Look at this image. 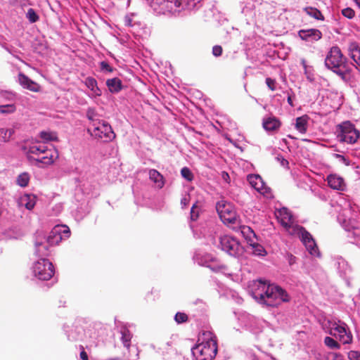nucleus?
I'll use <instances>...</instances> for the list:
<instances>
[{
  "instance_id": "obj_1",
  "label": "nucleus",
  "mask_w": 360,
  "mask_h": 360,
  "mask_svg": "<svg viewBox=\"0 0 360 360\" xmlns=\"http://www.w3.org/2000/svg\"><path fill=\"white\" fill-rule=\"evenodd\" d=\"M252 297L259 304L268 307H277L282 302H288L287 292L280 286L269 281H254L250 286Z\"/></svg>"
},
{
  "instance_id": "obj_2",
  "label": "nucleus",
  "mask_w": 360,
  "mask_h": 360,
  "mask_svg": "<svg viewBox=\"0 0 360 360\" xmlns=\"http://www.w3.org/2000/svg\"><path fill=\"white\" fill-rule=\"evenodd\" d=\"M325 65L343 81L351 79L354 65L347 61L338 46H335L330 49L325 59Z\"/></svg>"
},
{
  "instance_id": "obj_3",
  "label": "nucleus",
  "mask_w": 360,
  "mask_h": 360,
  "mask_svg": "<svg viewBox=\"0 0 360 360\" xmlns=\"http://www.w3.org/2000/svg\"><path fill=\"white\" fill-rule=\"evenodd\" d=\"M202 0H147L150 6L158 14H169L179 12L180 9H193Z\"/></svg>"
},
{
  "instance_id": "obj_4",
  "label": "nucleus",
  "mask_w": 360,
  "mask_h": 360,
  "mask_svg": "<svg viewBox=\"0 0 360 360\" xmlns=\"http://www.w3.org/2000/svg\"><path fill=\"white\" fill-rule=\"evenodd\" d=\"M198 343L191 349L196 360H212L217 352V345L215 337L210 332H204Z\"/></svg>"
},
{
  "instance_id": "obj_5",
  "label": "nucleus",
  "mask_w": 360,
  "mask_h": 360,
  "mask_svg": "<svg viewBox=\"0 0 360 360\" xmlns=\"http://www.w3.org/2000/svg\"><path fill=\"white\" fill-rule=\"evenodd\" d=\"M359 137V131L350 122H344L337 126V139L339 141L354 144Z\"/></svg>"
},
{
  "instance_id": "obj_6",
  "label": "nucleus",
  "mask_w": 360,
  "mask_h": 360,
  "mask_svg": "<svg viewBox=\"0 0 360 360\" xmlns=\"http://www.w3.org/2000/svg\"><path fill=\"white\" fill-rule=\"evenodd\" d=\"M346 324L340 321L328 320L325 327L330 335L338 338L343 344H349L352 340V335L347 330Z\"/></svg>"
},
{
  "instance_id": "obj_7",
  "label": "nucleus",
  "mask_w": 360,
  "mask_h": 360,
  "mask_svg": "<svg viewBox=\"0 0 360 360\" xmlns=\"http://www.w3.org/2000/svg\"><path fill=\"white\" fill-rule=\"evenodd\" d=\"M88 132L94 137L101 139L103 142L112 141L115 134L112 129L111 126L105 121H98V123H94L88 128Z\"/></svg>"
},
{
  "instance_id": "obj_8",
  "label": "nucleus",
  "mask_w": 360,
  "mask_h": 360,
  "mask_svg": "<svg viewBox=\"0 0 360 360\" xmlns=\"http://www.w3.org/2000/svg\"><path fill=\"white\" fill-rule=\"evenodd\" d=\"M28 153L37 155V158H34L33 160L38 166H39L40 164L45 165H51L54 162V159L56 158L51 150H48L46 147L43 145H34L30 146Z\"/></svg>"
},
{
  "instance_id": "obj_9",
  "label": "nucleus",
  "mask_w": 360,
  "mask_h": 360,
  "mask_svg": "<svg viewBox=\"0 0 360 360\" xmlns=\"http://www.w3.org/2000/svg\"><path fill=\"white\" fill-rule=\"evenodd\" d=\"M220 248L231 256L238 257L243 253V247L234 237L225 235L219 238Z\"/></svg>"
},
{
  "instance_id": "obj_10",
  "label": "nucleus",
  "mask_w": 360,
  "mask_h": 360,
  "mask_svg": "<svg viewBox=\"0 0 360 360\" xmlns=\"http://www.w3.org/2000/svg\"><path fill=\"white\" fill-rule=\"evenodd\" d=\"M216 209L220 219L224 223L231 224H236L237 223V214L231 204L221 200L217 203Z\"/></svg>"
},
{
  "instance_id": "obj_11",
  "label": "nucleus",
  "mask_w": 360,
  "mask_h": 360,
  "mask_svg": "<svg viewBox=\"0 0 360 360\" xmlns=\"http://www.w3.org/2000/svg\"><path fill=\"white\" fill-rule=\"evenodd\" d=\"M33 273L38 279L48 281L53 276L54 268L48 259H41L34 263Z\"/></svg>"
},
{
  "instance_id": "obj_12",
  "label": "nucleus",
  "mask_w": 360,
  "mask_h": 360,
  "mask_svg": "<svg viewBox=\"0 0 360 360\" xmlns=\"http://www.w3.org/2000/svg\"><path fill=\"white\" fill-rule=\"evenodd\" d=\"M291 234L297 235L300 238L302 242L311 255L316 256L319 255V250L314 240L304 228L300 226H295Z\"/></svg>"
},
{
  "instance_id": "obj_13",
  "label": "nucleus",
  "mask_w": 360,
  "mask_h": 360,
  "mask_svg": "<svg viewBox=\"0 0 360 360\" xmlns=\"http://www.w3.org/2000/svg\"><path fill=\"white\" fill-rule=\"evenodd\" d=\"M276 216L281 225L291 234V232L293 231V226L297 225L294 224L290 212L287 208L283 207L276 211Z\"/></svg>"
},
{
  "instance_id": "obj_14",
  "label": "nucleus",
  "mask_w": 360,
  "mask_h": 360,
  "mask_svg": "<svg viewBox=\"0 0 360 360\" xmlns=\"http://www.w3.org/2000/svg\"><path fill=\"white\" fill-rule=\"evenodd\" d=\"M18 82L22 88L32 92H39L41 89V86L39 84L30 79L22 72L18 74Z\"/></svg>"
},
{
  "instance_id": "obj_15",
  "label": "nucleus",
  "mask_w": 360,
  "mask_h": 360,
  "mask_svg": "<svg viewBox=\"0 0 360 360\" xmlns=\"http://www.w3.org/2000/svg\"><path fill=\"white\" fill-rule=\"evenodd\" d=\"M299 37L304 41H318L322 37V33L317 29L301 30L298 32Z\"/></svg>"
},
{
  "instance_id": "obj_16",
  "label": "nucleus",
  "mask_w": 360,
  "mask_h": 360,
  "mask_svg": "<svg viewBox=\"0 0 360 360\" xmlns=\"http://www.w3.org/2000/svg\"><path fill=\"white\" fill-rule=\"evenodd\" d=\"M248 180L250 184L261 193H266L268 187L265 185L262 177L258 174H250L248 176Z\"/></svg>"
},
{
  "instance_id": "obj_17",
  "label": "nucleus",
  "mask_w": 360,
  "mask_h": 360,
  "mask_svg": "<svg viewBox=\"0 0 360 360\" xmlns=\"http://www.w3.org/2000/svg\"><path fill=\"white\" fill-rule=\"evenodd\" d=\"M328 185L333 190L343 191L346 188L344 179L337 174H330L327 177Z\"/></svg>"
},
{
  "instance_id": "obj_18",
  "label": "nucleus",
  "mask_w": 360,
  "mask_h": 360,
  "mask_svg": "<svg viewBox=\"0 0 360 360\" xmlns=\"http://www.w3.org/2000/svg\"><path fill=\"white\" fill-rule=\"evenodd\" d=\"M350 57L356 64V68H360V47L356 42H352L348 48Z\"/></svg>"
},
{
  "instance_id": "obj_19",
  "label": "nucleus",
  "mask_w": 360,
  "mask_h": 360,
  "mask_svg": "<svg viewBox=\"0 0 360 360\" xmlns=\"http://www.w3.org/2000/svg\"><path fill=\"white\" fill-rule=\"evenodd\" d=\"M36 204V196L33 194H24L20 198L19 205L31 210Z\"/></svg>"
},
{
  "instance_id": "obj_20",
  "label": "nucleus",
  "mask_w": 360,
  "mask_h": 360,
  "mask_svg": "<svg viewBox=\"0 0 360 360\" xmlns=\"http://www.w3.org/2000/svg\"><path fill=\"white\" fill-rule=\"evenodd\" d=\"M281 123L275 117H269L264 119L263 127L266 131H275L280 127Z\"/></svg>"
},
{
  "instance_id": "obj_21",
  "label": "nucleus",
  "mask_w": 360,
  "mask_h": 360,
  "mask_svg": "<svg viewBox=\"0 0 360 360\" xmlns=\"http://www.w3.org/2000/svg\"><path fill=\"white\" fill-rule=\"evenodd\" d=\"M106 85L109 91L112 94L118 93L122 89V81L117 77L107 79Z\"/></svg>"
},
{
  "instance_id": "obj_22",
  "label": "nucleus",
  "mask_w": 360,
  "mask_h": 360,
  "mask_svg": "<svg viewBox=\"0 0 360 360\" xmlns=\"http://www.w3.org/2000/svg\"><path fill=\"white\" fill-rule=\"evenodd\" d=\"M58 229L54 227L46 240L50 246L58 244L62 240L63 236L58 233Z\"/></svg>"
},
{
  "instance_id": "obj_23",
  "label": "nucleus",
  "mask_w": 360,
  "mask_h": 360,
  "mask_svg": "<svg viewBox=\"0 0 360 360\" xmlns=\"http://www.w3.org/2000/svg\"><path fill=\"white\" fill-rule=\"evenodd\" d=\"M49 245L46 243L36 242L35 243V254L38 257H46L49 255Z\"/></svg>"
},
{
  "instance_id": "obj_24",
  "label": "nucleus",
  "mask_w": 360,
  "mask_h": 360,
  "mask_svg": "<svg viewBox=\"0 0 360 360\" xmlns=\"http://www.w3.org/2000/svg\"><path fill=\"white\" fill-rule=\"evenodd\" d=\"M149 178L151 181L157 184L159 188H162L164 186V181L162 175L156 169L149 170Z\"/></svg>"
},
{
  "instance_id": "obj_25",
  "label": "nucleus",
  "mask_w": 360,
  "mask_h": 360,
  "mask_svg": "<svg viewBox=\"0 0 360 360\" xmlns=\"http://www.w3.org/2000/svg\"><path fill=\"white\" fill-rule=\"evenodd\" d=\"M303 10L308 15L316 20L323 21L325 19L321 12L316 8L307 6L304 8Z\"/></svg>"
},
{
  "instance_id": "obj_26",
  "label": "nucleus",
  "mask_w": 360,
  "mask_h": 360,
  "mask_svg": "<svg viewBox=\"0 0 360 360\" xmlns=\"http://www.w3.org/2000/svg\"><path fill=\"white\" fill-rule=\"evenodd\" d=\"M307 117L302 116L296 119L295 128L302 134H304L307 129Z\"/></svg>"
},
{
  "instance_id": "obj_27",
  "label": "nucleus",
  "mask_w": 360,
  "mask_h": 360,
  "mask_svg": "<svg viewBox=\"0 0 360 360\" xmlns=\"http://www.w3.org/2000/svg\"><path fill=\"white\" fill-rule=\"evenodd\" d=\"M14 129H6V128H1L0 129V141L3 142H8L9 141L11 137L14 134Z\"/></svg>"
},
{
  "instance_id": "obj_28",
  "label": "nucleus",
  "mask_w": 360,
  "mask_h": 360,
  "mask_svg": "<svg viewBox=\"0 0 360 360\" xmlns=\"http://www.w3.org/2000/svg\"><path fill=\"white\" fill-rule=\"evenodd\" d=\"M30 181V175L27 172H24L18 175L17 177V184L21 187H25L28 185Z\"/></svg>"
},
{
  "instance_id": "obj_29",
  "label": "nucleus",
  "mask_w": 360,
  "mask_h": 360,
  "mask_svg": "<svg viewBox=\"0 0 360 360\" xmlns=\"http://www.w3.org/2000/svg\"><path fill=\"white\" fill-rule=\"evenodd\" d=\"M40 138L44 141H57L58 137L56 133L49 131H41L40 133Z\"/></svg>"
},
{
  "instance_id": "obj_30",
  "label": "nucleus",
  "mask_w": 360,
  "mask_h": 360,
  "mask_svg": "<svg viewBox=\"0 0 360 360\" xmlns=\"http://www.w3.org/2000/svg\"><path fill=\"white\" fill-rule=\"evenodd\" d=\"M213 271H218L225 269V266L217 261L215 258L211 259V264L207 265Z\"/></svg>"
},
{
  "instance_id": "obj_31",
  "label": "nucleus",
  "mask_w": 360,
  "mask_h": 360,
  "mask_svg": "<svg viewBox=\"0 0 360 360\" xmlns=\"http://www.w3.org/2000/svg\"><path fill=\"white\" fill-rule=\"evenodd\" d=\"M122 333V341L124 344V346L126 347H129L130 345V341L131 338V333L129 330L124 328L121 331Z\"/></svg>"
},
{
  "instance_id": "obj_32",
  "label": "nucleus",
  "mask_w": 360,
  "mask_h": 360,
  "mask_svg": "<svg viewBox=\"0 0 360 360\" xmlns=\"http://www.w3.org/2000/svg\"><path fill=\"white\" fill-rule=\"evenodd\" d=\"M250 245L252 247V252L255 255L263 256L266 253L263 246L258 243H250Z\"/></svg>"
},
{
  "instance_id": "obj_33",
  "label": "nucleus",
  "mask_w": 360,
  "mask_h": 360,
  "mask_svg": "<svg viewBox=\"0 0 360 360\" xmlns=\"http://www.w3.org/2000/svg\"><path fill=\"white\" fill-rule=\"evenodd\" d=\"M87 118L91 121V124L98 123V121H101L98 119V115L96 113V110L93 108H89L86 112Z\"/></svg>"
},
{
  "instance_id": "obj_34",
  "label": "nucleus",
  "mask_w": 360,
  "mask_h": 360,
  "mask_svg": "<svg viewBox=\"0 0 360 360\" xmlns=\"http://www.w3.org/2000/svg\"><path fill=\"white\" fill-rule=\"evenodd\" d=\"M16 107L14 104L1 105H0V113L10 114L15 111Z\"/></svg>"
},
{
  "instance_id": "obj_35",
  "label": "nucleus",
  "mask_w": 360,
  "mask_h": 360,
  "mask_svg": "<svg viewBox=\"0 0 360 360\" xmlns=\"http://www.w3.org/2000/svg\"><path fill=\"white\" fill-rule=\"evenodd\" d=\"M325 345L331 349H340V345L330 337H326L324 339Z\"/></svg>"
},
{
  "instance_id": "obj_36",
  "label": "nucleus",
  "mask_w": 360,
  "mask_h": 360,
  "mask_svg": "<svg viewBox=\"0 0 360 360\" xmlns=\"http://www.w3.org/2000/svg\"><path fill=\"white\" fill-rule=\"evenodd\" d=\"M26 17L31 23L36 22L39 20V16L33 8H29L26 13Z\"/></svg>"
},
{
  "instance_id": "obj_37",
  "label": "nucleus",
  "mask_w": 360,
  "mask_h": 360,
  "mask_svg": "<svg viewBox=\"0 0 360 360\" xmlns=\"http://www.w3.org/2000/svg\"><path fill=\"white\" fill-rule=\"evenodd\" d=\"M181 176L188 181H191L193 179V175L188 167H183L181 170Z\"/></svg>"
},
{
  "instance_id": "obj_38",
  "label": "nucleus",
  "mask_w": 360,
  "mask_h": 360,
  "mask_svg": "<svg viewBox=\"0 0 360 360\" xmlns=\"http://www.w3.org/2000/svg\"><path fill=\"white\" fill-rule=\"evenodd\" d=\"M326 360H344V356L336 352H328L326 355Z\"/></svg>"
},
{
  "instance_id": "obj_39",
  "label": "nucleus",
  "mask_w": 360,
  "mask_h": 360,
  "mask_svg": "<svg viewBox=\"0 0 360 360\" xmlns=\"http://www.w3.org/2000/svg\"><path fill=\"white\" fill-rule=\"evenodd\" d=\"M343 16H345L347 18L352 19L354 17L355 12L351 8H345L342 10L341 11Z\"/></svg>"
},
{
  "instance_id": "obj_40",
  "label": "nucleus",
  "mask_w": 360,
  "mask_h": 360,
  "mask_svg": "<svg viewBox=\"0 0 360 360\" xmlns=\"http://www.w3.org/2000/svg\"><path fill=\"white\" fill-rule=\"evenodd\" d=\"M199 216V209L196 203L193 204L191 210V219L195 221L198 219Z\"/></svg>"
},
{
  "instance_id": "obj_41",
  "label": "nucleus",
  "mask_w": 360,
  "mask_h": 360,
  "mask_svg": "<svg viewBox=\"0 0 360 360\" xmlns=\"http://www.w3.org/2000/svg\"><path fill=\"white\" fill-rule=\"evenodd\" d=\"M175 321L178 323H182L188 320V316L185 313L177 312L174 316Z\"/></svg>"
},
{
  "instance_id": "obj_42",
  "label": "nucleus",
  "mask_w": 360,
  "mask_h": 360,
  "mask_svg": "<svg viewBox=\"0 0 360 360\" xmlns=\"http://www.w3.org/2000/svg\"><path fill=\"white\" fill-rule=\"evenodd\" d=\"M55 228L58 229V233H60V235L63 233L65 237H68L69 233H70V229L67 226L58 225L56 226Z\"/></svg>"
},
{
  "instance_id": "obj_43",
  "label": "nucleus",
  "mask_w": 360,
  "mask_h": 360,
  "mask_svg": "<svg viewBox=\"0 0 360 360\" xmlns=\"http://www.w3.org/2000/svg\"><path fill=\"white\" fill-rule=\"evenodd\" d=\"M85 85L89 89H91V88H94L95 87V86H96L98 84H97V81L91 77H88L87 78H86L85 79Z\"/></svg>"
},
{
  "instance_id": "obj_44",
  "label": "nucleus",
  "mask_w": 360,
  "mask_h": 360,
  "mask_svg": "<svg viewBox=\"0 0 360 360\" xmlns=\"http://www.w3.org/2000/svg\"><path fill=\"white\" fill-rule=\"evenodd\" d=\"M100 68L102 71L108 72H112L113 71V68L105 61L101 62Z\"/></svg>"
},
{
  "instance_id": "obj_45",
  "label": "nucleus",
  "mask_w": 360,
  "mask_h": 360,
  "mask_svg": "<svg viewBox=\"0 0 360 360\" xmlns=\"http://www.w3.org/2000/svg\"><path fill=\"white\" fill-rule=\"evenodd\" d=\"M350 224H351V221H349L348 223L345 221L342 226L347 231H351L352 230H353L354 231L352 232V234L354 236L356 237L357 236V233L355 232L356 228L354 227V226L351 225Z\"/></svg>"
},
{
  "instance_id": "obj_46",
  "label": "nucleus",
  "mask_w": 360,
  "mask_h": 360,
  "mask_svg": "<svg viewBox=\"0 0 360 360\" xmlns=\"http://www.w3.org/2000/svg\"><path fill=\"white\" fill-rule=\"evenodd\" d=\"M348 359L349 360H360V352L350 351L348 352Z\"/></svg>"
},
{
  "instance_id": "obj_47",
  "label": "nucleus",
  "mask_w": 360,
  "mask_h": 360,
  "mask_svg": "<svg viewBox=\"0 0 360 360\" xmlns=\"http://www.w3.org/2000/svg\"><path fill=\"white\" fill-rule=\"evenodd\" d=\"M222 51H223V49H222V47L221 46L215 45L212 48V53L214 56L219 57V56H221Z\"/></svg>"
},
{
  "instance_id": "obj_48",
  "label": "nucleus",
  "mask_w": 360,
  "mask_h": 360,
  "mask_svg": "<svg viewBox=\"0 0 360 360\" xmlns=\"http://www.w3.org/2000/svg\"><path fill=\"white\" fill-rule=\"evenodd\" d=\"M266 84L267 85V86L271 90V91H275L276 90V82L275 79H271L270 77H267L266 79Z\"/></svg>"
},
{
  "instance_id": "obj_49",
  "label": "nucleus",
  "mask_w": 360,
  "mask_h": 360,
  "mask_svg": "<svg viewBox=\"0 0 360 360\" xmlns=\"http://www.w3.org/2000/svg\"><path fill=\"white\" fill-rule=\"evenodd\" d=\"M190 195L186 193L181 200V205L182 208H185L189 203Z\"/></svg>"
},
{
  "instance_id": "obj_50",
  "label": "nucleus",
  "mask_w": 360,
  "mask_h": 360,
  "mask_svg": "<svg viewBox=\"0 0 360 360\" xmlns=\"http://www.w3.org/2000/svg\"><path fill=\"white\" fill-rule=\"evenodd\" d=\"M91 94L93 96H100L102 94L101 90L98 88V84L95 86V87L91 88Z\"/></svg>"
},
{
  "instance_id": "obj_51",
  "label": "nucleus",
  "mask_w": 360,
  "mask_h": 360,
  "mask_svg": "<svg viewBox=\"0 0 360 360\" xmlns=\"http://www.w3.org/2000/svg\"><path fill=\"white\" fill-rule=\"evenodd\" d=\"M336 158L339 159L340 161H342L343 163H345L346 165H349L348 160L343 155L340 154H334Z\"/></svg>"
},
{
  "instance_id": "obj_52",
  "label": "nucleus",
  "mask_w": 360,
  "mask_h": 360,
  "mask_svg": "<svg viewBox=\"0 0 360 360\" xmlns=\"http://www.w3.org/2000/svg\"><path fill=\"white\" fill-rule=\"evenodd\" d=\"M81 347L82 349L79 354L81 360H89L86 352L84 351L82 346H81Z\"/></svg>"
},
{
  "instance_id": "obj_53",
  "label": "nucleus",
  "mask_w": 360,
  "mask_h": 360,
  "mask_svg": "<svg viewBox=\"0 0 360 360\" xmlns=\"http://www.w3.org/2000/svg\"><path fill=\"white\" fill-rule=\"evenodd\" d=\"M124 21L126 25L129 27L132 26V20L130 18L126 17Z\"/></svg>"
},
{
  "instance_id": "obj_54",
  "label": "nucleus",
  "mask_w": 360,
  "mask_h": 360,
  "mask_svg": "<svg viewBox=\"0 0 360 360\" xmlns=\"http://www.w3.org/2000/svg\"><path fill=\"white\" fill-rule=\"evenodd\" d=\"M281 163L283 166H287L288 165V161L284 158H281Z\"/></svg>"
},
{
  "instance_id": "obj_55",
  "label": "nucleus",
  "mask_w": 360,
  "mask_h": 360,
  "mask_svg": "<svg viewBox=\"0 0 360 360\" xmlns=\"http://www.w3.org/2000/svg\"><path fill=\"white\" fill-rule=\"evenodd\" d=\"M301 64L302 65L303 68H304V70H306L307 68H308L307 65V63H306V60L304 59H302L301 60Z\"/></svg>"
},
{
  "instance_id": "obj_56",
  "label": "nucleus",
  "mask_w": 360,
  "mask_h": 360,
  "mask_svg": "<svg viewBox=\"0 0 360 360\" xmlns=\"http://www.w3.org/2000/svg\"><path fill=\"white\" fill-rule=\"evenodd\" d=\"M222 176H223V178H224L225 180H226V179H227V178H229V176L228 173H226V172H223Z\"/></svg>"
},
{
  "instance_id": "obj_57",
  "label": "nucleus",
  "mask_w": 360,
  "mask_h": 360,
  "mask_svg": "<svg viewBox=\"0 0 360 360\" xmlns=\"http://www.w3.org/2000/svg\"><path fill=\"white\" fill-rule=\"evenodd\" d=\"M288 103L291 106H292V105H292V98H291V97H290V96L288 97Z\"/></svg>"
},
{
  "instance_id": "obj_58",
  "label": "nucleus",
  "mask_w": 360,
  "mask_h": 360,
  "mask_svg": "<svg viewBox=\"0 0 360 360\" xmlns=\"http://www.w3.org/2000/svg\"><path fill=\"white\" fill-rule=\"evenodd\" d=\"M295 258L294 257H292V255L290 256V259L289 261L290 264H292L295 262Z\"/></svg>"
},
{
  "instance_id": "obj_59",
  "label": "nucleus",
  "mask_w": 360,
  "mask_h": 360,
  "mask_svg": "<svg viewBox=\"0 0 360 360\" xmlns=\"http://www.w3.org/2000/svg\"><path fill=\"white\" fill-rule=\"evenodd\" d=\"M355 3L358 5L359 8H360V0H354Z\"/></svg>"
},
{
  "instance_id": "obj_60",
  "label": "nucleus",
  "mask_w": 360,
  "mask_h": 360,
  "mask_svg": "<svg viewBox=\"0 0 360 360\" xmlns=\"http://www.w3.org/2000/svg\"><path fill=\"white\" fill-rule=\"evenodd\" d=\"M307 78L309 80V81H312L313 80V78L311 77V76L309 75V74L307 75Z\"/></svg>"
},
{
  "instance_id": "obj_61",
  "label": "nucleus",
  "mask_w": 360,
  "mask_h": 360,
  "mask_svg": "<svg viewBox=\"0 0 360 360\" xmlns=\"http://www.w3.org/2000/svg\"><path fill=\"white\" fill-rule=\"evenodd\" d=\"M304 74L307 75L309 74L308 72V68H307L306 70H304Z\"/></svg>"
},
{
  "instance_id": "obj_62",
  "label": "nucleus",
  "mask_w": 360,
  "mask_h": 360,
  "mask_svg": "<svg viewBox=\"0 0 360 360\" xmlns=\"http://www.w3.org/2000/svg\"><path fill=\"white\" fill-rule=\"evenodd\" d=\"M1 208L0 207V215L1 214Z\"/></svg>"
}]
</instances>
